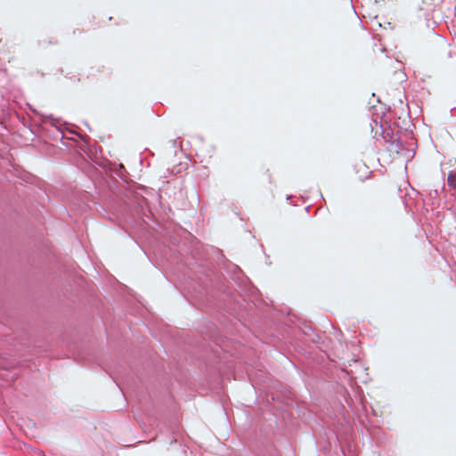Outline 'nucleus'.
<instances>
[{
  "instance_id": "obj_2",
  "label": "nucleus",
  "mask_w": 456,
  "mask_h": 456,
  "mask_svg": "<svg viewBox=\"0 0 456 456\" xmlns=\"http://www.w3.org/2000/svg\"><path fill=\"white\" fill-rule=\"evenodd\" d=\"M383 138L385 139V141L387 142H388L390 145H395L396 148H398L396 150L397 152L400 151V150L402 149L403 147V144L402 142H400L399 140V137L397 136H395V135H390L389 133H387V134H385V132L383 131Z\"/></svg>"
},
{
  "instance_id": "obj_1",
  "label": "nucleus",
  "mask_w": 456,
  "mask_h": 456,
  "mask_svg": "<svg viewBox=\"0 0 456 456\" xmlns=\"http://www.w3.org/2000/svg\"><path fill=\"white\" fill-rule=\"evenodd\" d=\"M439 53L441 58L447 61L448 65L456 70V46H451L445 40H443Z\"/></svg>"
},
{
  "instance_id": "obj_4",
  "label": "nucleus",
  "mask_w": 456,
  "mask_h": 456,
  "mask_svg": "<svg viewBox=\"0 0 456 456\" xmlns=\"http://www.w3.org/2000/svg\"><path fill=\"white\" fill-rule=\"evenodd\" d=\"M407 153H408L407 157H411V151L410 150H407Z\"/></svg>"
},
{
  "instance_id": "obj_3",
  "label": "nucleus",
  "mask_w": 456,
  "mask_h": 456,
  "mask_svg": "<svg viewBox=\"0 0 456 456\" xmlns=\"http://www.w3.org/2000/svg\"><path fill=\"white\" fill-rule=\"evenodd\" d=\"M448 184L456 190V173L451 172L448 175Z\"/></svg>"
}]
</instances>
